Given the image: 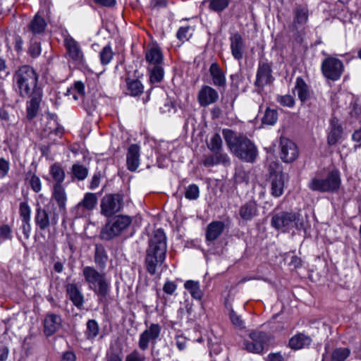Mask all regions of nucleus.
I'll use <instances>...</instances> for the list:
<instances>
[{"label": "nucleus", "instance_id": "34", "mask_svg": "<svg viewBox=\"0 0 361 361\" xmlns=\"http://www.w3.org/2000/svg\"><path fill=\"white\" fill-rule=\"evenodd\" d=\"M257 214V204L255 201L247 202L239 209L240 216L246 221L251 220Z\"/></svg>", "mask_w": 361, "mask_h": 361}, {"label": "nucleus", "instance_id": "42", "mask_svg": "<svg viewBox=\"0 0 361 361\" xmlns=\"http://www.w3.org/2000/svg\"><path fill=\"white\" fill-rule=\"evenodd\" d=\"M308 20V9L306 6H298L294 10L293 23L296 25H304Z\"/></svg>", "mask_w": 361, "mask_h": 361}, {"label": "nucleus", "instance_id": "48", "mask_svg": "<svg viewBox=\"0 0 361 361\" xmlns=\"http://www.w3.org/2000/svg\"><path fill=\"white\" fill-rule=\"evenodd\" d=\"M193 31L194 29L189 25L180 27L176 33L177 38L183 42L188 41L192 37Z\"/></svg>", "mask_w": 361, "mask_h": 361}, {"label": "nucleus", "instance_id": "23", "mask_svg": "<svg viewBox=\"0 0 361 361\" xmlns=\"http://www.w3.org/2000/svg\"><path fill=\"white\" fill-rule=\"evenodd\" d=\"M47 27V23L46 20L38 12L27 24V29L32 35V37H36L37 36L42 35L45 32Z\"/></svg>", "mask_w": 361, "mask_h": 361}, {"label": "nucleus", "instance_id": "50", "mask_svg": "<svg viewBox=\"0 0 361 361\" xmlns=\"http://www.w3.org/2000/svg\"><path fill=\"white\" fill-rule=\"evenodd\" d=\"M278 119V112L276 110L268 108L262 118V122L267 125H274Z\"/></svg>", "mask_w": 361, "mask_h": 361}, {"label": "nucleus", "instance_id": "29", "mask_svg": "<svg viewBox=\"0 0 361 361\" xmlns=\"http://www.w3.org/2000/svg\"><path fill=\"white\" fill-rule=\"evenodd\" d=\"M343 128L336 118H332L330 122V131L327 136L329 145H335L342 137Z\"/></svg>", "mask_w": 361, "mask_h": 361}, {"label": "nucleus", "instance_id": "54", "mask_svg": "<svg viewBox=\"0 0 361 361\" xmlns=\"http://www.w3.org/2000/svg\"><path fill=\"white\" fill-rule=\"evenodd\" d=\"M29 183L34 192H39L41 190L42 183L37 176L32 174L29 179Z\"/></svg>", "mask_w": 361, "mask_h": 361}, {"label": "nucleus", "instance_id": "62", "mask_svg": "<svg viewBox=\"0 0 361 361\" xmlns=\"http://www.w3.org/2000/svg\"><path fill=\"white\" fill-rule=\"evenodd\" d=\"M23 40L19 35H16L14 38V49L18 53L23 51Z\"/></svg>", "mask_w": 361, "mask_h": 361}, {"label": "nucleus", "instance_id": "17", "mask_svg": "<svg viewBox=\"0 0 361 361\" xmlns=\"http://www.w3.org/2000/svg\"><path fill=\"white\" fill-rule=\"evenodd\" d=\"M280 157L286 163L294 161L299 155L297 145L292 140L281 137L280 140Z\"/></svg>", "mask_w": 361, "mask_h": 361}, {"label": "nucleus", "instance_id": "56", "mask_svg": "<svg viewBox=\"0 0 361 361\" xmlns=\"http://www.w3.org/2000/svg\"><path fill=\"white\" fill-rule=\"evenodd\" d=\"M177 289V284L172 281L167 280L163 286V291L167 294L172 295Z\"/></svg>", "mask_w": 361, "mask_h": 361}, {"label": "nucleus", "instance_id": "57", "mask_svg": "<svg viewBox=\"0 0 361 361\" xmlns=\"http://www.w3.org/2000/svg\"><path fill=\"white\" fill-rule=\"evenodd\" d=\"M11 228L7 225L4 224L0 226V238L3 240L11 239Z\"/></svg>", "mask_w": 361, "mask_h": 361}, {"label": "nucleus", "instance_id": "51", "mask_svg": "<svg viewBox=\"0 0 361 361\" xmlns=\"http://www.w3.org/2000/svg\"><path fill=\"white\" fill-rule=\"evenodd\" d=\"M276 101L281 106L288 108H293L295 104L294 97L290 94H279L276 97Z\"/></svg>", "mask_w": 361, "mask_h": 361}, {"label": "nucleus", "instance_id": "39", "mask_svg": "<svg viewBox=\"0 0 361 361\" xmlns=\"http://www.w3.org/2000/svg\"><path fill=\"white\" fill-rule=\"evenodd\" d=\"M165 259L157 257L146 256L145 258V267L147 273L151 276H154L157 273V269L161 267L164 262Z\"/></svg>", "mask_w": 361, "mask_h": 361}, {"label": "nucleus", "instance_id": "16", "mask_svg": "<svg viewBox=\"0 0 361 361\" xmlns=\"http://www.w3.org/2000/svg\"><path fill=\"white\" fill-rule=\"evenodd\" d=\"M63 42L68 59L76 65H84L85 57L79 43L71 37H66Z\"/></svg>", "mask_w": 361, "mask_h": 361}, {"label": "nucleus", "instance_id": "14", "mask_svg": "<svg viewBox=\"0 0 361 361\" xmlns=\"http://www.w3.org/2000/svg\"><path fill=\"white\" fill-rule=\"evenodd\" d=\"M249 337L252 341L244 343L245 348L249 353H261L269 341V336L263 331H252Z\"/></svg>", "mask_w": 361, "mask_h": 361}, {"label": "nucleus", "instance_id": "44", "mask_svg": "<svg viewBox=\"0 0 361 361\" xmlns=\"http://www.w3.org/2000/svg\"><path fill=\"white\" fill-rule=\"evenodd\" d=\"M99 326L96 320L89 319L86 324L85 334L88 340H94L99 334Z\"/></svg>", "mask_w": 361, "mask_h": 361}, {"label": "nucleus", "instance_id": "36", "mask_svg": "<svg viewBox=\"0 0 361 361\" xmlns=\"http://www.w3.org/2000/svg\"><path fill=\"white\" fill-rule=\"evenodd\" d=\"M108 255L104 247L102 245H97L94 255V262L96 264L97 269L104 271L106 267Z\"/></svg>", "mask_w": 361, "mask_h": 361}, {"label": "nucleus", "instance_id": "47", "mask_svg": "<svg viewBox=\"0 0 361 361\" xmlns=\"http://www.w3.org/2000/svg\"><path fill=\"white\" fill-rule=\"evenodd\" d=\"M41 43L36 37H31L30 44L28 48V54L32 58H37L41 54Z\"/></svg>", "mask_w": 361, "mask_h": 361}, {"label": "nucleus", "instance_id": "49", "mask_svg": "<svg viewBox=\"0 0 361 361\" xmlns=\"http://www.w3.org/2000/svg\"><path fill=\"white\" fill-rule=\"evenodd\" d=\"M230 4V0H209V8L215 12H221Z\"/></svg>", "mask_w": 361, "mask_h": 361}, {"label": "nucleus", "instance_id": "27", "mask_svg": "<svg viewBox=\"0 0 361 361\" xmlns=\"http://www.w3.org/2000/svg\"><path fill=\"white\" fill-rule=\"evenodd\" d=\"M312 342V339L310 336L302 333H298L290 338L288 346L294 350H298L308 348Z\"/></svg>", "mask_w": 361, "mask_h": 361}, {"label": "nucleus", "instance_id": "37", "mask_svg": "<svg viewBox=\"0 0 361 361\" xmlns=\"http://www.w3.org/2000/svg\"><path fill=\"white\" fill-rule=\"evenodd\" d=\"M49 174L54 185H62L65 180L66 174L63 168L59 163H54L50 166Z\"/></svg>", "mask_w": 361, "mask_h": 361}, {"label": "nucleus", "instance_id": "43", "mask_svg": "<svg viewBox=\"0 0 361 361\" xmlns=\"http://www.w3.org/2000/svg\"><path fill=\"white\" fill-rule=\"evenodd\" d=\"M99 60L103 66L111 63L114 58V52L113 51L111 44L109 43L104 46L99 51Z\"/></svg>", "mask_w": 361, "mask_h": 361}, {"label": "nucleus", "instance_id": "15", "mask_svg": "<svg viewBox=\"0 0 361 361\" xmlns=\"http://www.w3.org/2000/svg\"><path fill=\"white\" fill-rule=\"evenodd\" d=\"M97 202L98 198L95 193H85L83 199L73 209L75 216L82 218L89 216L95 209Z\"/></svg>", "mask_w": 361, "mask_h": 361}, {"label": "nucleus", "instance_id": "32", "mask_svg": "<svg viewBox=\"0 0 361 361\" xmlns=\"http://www.w3.org/2000/svg\"><path fill=\"white\" fill-rule=\"evenodd\" d=\"M51 197L56 201L60 210H66L67 195L63 185H53Z\"/></svg>", "mask_w": 361, "mask_h": 361}, {"label": "nucleus", "instance_id": "5", "mask_svg": "<svg viewBox=\"0 0 361 361\" xmlns=\"http://www.w3.org/2000/svg\"><path fill=\"white\" fill-rule=\"evenodd\" d=\"M207 145L212 154L204 157L202 161V164L204 166L211 167L218 164L230 165V157L223 152V141L219 133L214 134Z\"/></svg>", "mask_w": 361, "mask_h": 361}, {"label": "nucleus", "instance_id": "46", "mask_svg": "<svg viewBox=\"0 0 361 361\" xmlns=\"http://www.w3.org/2000/svg\"><path fill=\"white\" fill-rule=\"evenodd\" d=\"M121 354V348H116L114 345H111L106 352L105 361H123Z\"/></svg>", "mask_w": 361, "mask_h": 361}, {"label": "nucleus", "instance_id": "41", "mask_svg": "<svg viewBox=\"0 0 361 361\" xmlns=\"http://www.w3.org/2000/svg\"><path fill=\"white\" fill-rule=\"evenodd\" d=\"M151 84L159 83L162 81L164 75L163 65L147 66Z\"/></svg>", "mask_w": 361, "mask_h": 361}, {"label": "nucleus", "instance_id": "13", "mask_svg": "<svg viewBox=\"0 0 361 361\" xmlns=\"http://www.w3.org/2000/svg\"><path fill=\"white\" fill-rule=\"evenodd\" d=\"M161 326L159 324H151L139 336L138 347L145 351L149 348V343L155 345L159 339Z\"/></svg>", "mask_w": 361, "mask_h": 361}, {"label": "nucleus", "instance_id": "2", "mask_svg": "<svg viewBox=\"0 0 361 361\" xmlns=\"http://www.w3.org/2000/svg\"><path fill=\"white\" fill-rule=\"evenodd\" d=\"M82 276L87 289L94 293L98 302L106 301L111 292V282L106 272L93 266H85L82 268Z\"/></svg>", "mask_w": 361, "mask_h": 361}, {"label": "nucleus", "instance_id": "52", "mask_svg": "<svg viewBox=\"0 0 361 361\" xmlns=\"http://www.w3.org/2000/svg\"><path fill=\"white\" fill-rule=\"evenodd\" d=\"M200 196V189L196 184L189 185L185 192V197L190 200H195Z\"/></svg>", "mask_w": 361, "mask_h": 361}, {"label": "nucleus", "instance_id": "64", "mask_svg": "<svg viewBox=\"0 0 361 361\" xmlns=\"http://www.w3.org/2000/svg\"><path fill=\"white\" fill-rule=\"evenodd\" d=\"M75 354L72 351H66L63 353L61 361H75Z\"/></svg>", "mask_w": 361, "mask_h": 361}, {"label": "nucleus", "instance_id": "53", "mask_svg": "<svg viewBox=\"0 0 361 361\" xmlns=\"http://www.w3.org/2000/svg\"><path fill=\"white\" fill-rule=\"evenodd\" d=\"M19 214L21 220H30L31 208L27 202H22L19 205Z\"/></svg>", "mask_w": 361, "mask_h": 361}, {"label": "nucleus", "instance_id": "61", "mask_svg": "<svg viewBox=\"0 0 361 361\" xmlns=\"http://www.w3.org/2000/svg\"><path fill=\"white\" fill-rule=\"evenodd\" d=\"M9 171V162L4 158H0V173L5 176Z\"/></svg>", "mask_w": 361, "mask_h": 361}, {"label": "nucleus", "instance_id": "59", "mask_svg": "<svg viewBox=\"0 0 361 361\" xmlns=\"http://www.w3.org/2000/svg\"><path fill=\"white\" fill-rule=\"evenodd\" d=\"M229 317L233 325L243 328V321L241 319L240 317L238 316L233 310H231L229 313Z\"/></svg>", "mask_w": 361, "mask_h": 361}, {"label": "nucleus", "instance_id": "19", "mask_svg": "<svg viewBox=\"0 0 361 361\" xmlns=\"http://www.w3.org/2000/svg\"><path fill=\"white\" fill-rule=\"evenodd\" d=\"M218 92L211 86L204 85L199 90L197 99L201 106L206 107L219 100Z\"/></svg>", "mask_w": 361, "mask_h": 361}, {"label": "nucleus", "instance_id": "45", "mask_svg": "<svg viewBox=\"0 0 361 361\" xmlns=\"http://www.w3.org/2000/svg\"><path fill=\"white\" fill-rule=\"evenodd\" d=\"M348 348H337L331 353V361H345L350 355Z\"/></svg>", "mask_w": 361, "mask_h": 361}, {"label": "nucleus", "instance_id": "10", "mask_svg": "<svg viewBox=\"0 0 361 361\" xmlns=\"http://www.w3.org/2000/svg\"><path fill=\"white\" fill-rule=\"evenodd\" d=\"M345 70L342 61L339 59L329 56L323 60L321 71L325 78L331 81L340 80Z\"/></svg>", "mask_w": 361, "mask_h": 361}, {"label": "nucleus", "instance_id": "4", "mask_svg": "<svg viewBox=\"0 0 361 361\" xmlns=\"http://www.w3.org/2000/svg\"><path fill=\"white\" fill-rule=\"evenodd\" d=\"M341 180L338 170L329 171L326 176L317 173L308 183L312 191L320 192H336L341 186Z\"/></svg>", "mask_w": 361, "mask_h": 361}, {"label": "nucleus", "instance_id": "22", "mask_svg": "<svg viewBox=\"0 0 361 361\" xmlns=\"http://www.w3.org/2000/svg\"><path fill=\"white\" fill-rule=\"evenodd\" d=\"M62 319L59 314L49 313L44 319V333L49 337L54 334L61 326Z\"/></svg>", "mask_w": 361, "mask_h": 361}, {"label": "nucleus", "instance_id": "7", "mask_svg": "<svg viewBox=\"0 0 361 361\" xmlns=\"http://www.w3.org/2000/svg\"><path fill=\"white\" fill-rule=\"evenodd\" d=\"M300 217L299 213L281 212L272 216L271 224L274 228L283 232L289 231L293 228L300 230L304 228V225L300 221Z\"/></svg>", "mask_w": 361, "mask_h": 361}, {"label": "nucleus", "instance_id": "18", "mask_svg": "<svg viewBox=\"0 0 361 361\" xmlns=\"http://www.w3.org/2000/svg\"><path fill=\"white\" fill-rule=\"evenodd\" d=\"M271 73V64L269 63H259L255 82V86L262 90L265 85H270L274 79Z\"/></svg>", "mask_w": 361, "mask_h": 361}, {"label": "nucleus", "instance_id": "21", "mask_svg": "<svg viewBox=\"0 0 361 361\" xmlns=\"http://www.w3.org/2000/svg\"><path fill=\"white\" fill-rule=\"evenodd\" d=\"M140 164V147L131 144L127 149L126 166L130 171H135Z\"/></svg>", "mask_w": 361, "mask_h": 361}, {"label": "nucleus", "instance_id": "12", "mask_svg": "<svg viewBox=\"0 0 361 361\" xmlns=\"http://www.w3.org/2000/svg\"><path fill=\"white\" fill-rule=\"evenodd\" d=\"M269 180L271 183V194L276 197H280L283 192L284 175L281 167L276 162H271L269 166Z\"/></svg>", "mask_w": 361, "mask_h": 361}, {"label": "nucleus", "instance_id": "38", "mask_svg": "<svg viewBox=\"0 0 361 361\" xmlns=\"http://www.w3.org/2000/svg\"><path fill=\"white\" fill-rule=\"evenodd\" d=\"M184 288L190 293L193 299L201 300L203 298L204 292L200 288L199 281L188 280L184 283Z\"/></svg>", "mask_w": 361, "mask_h": 361}, {"label": "nucleus", "instance_id": "8", "mask_svg": "<svg viewBox=\"0 0 361 361\" xmlns=\"http://www.w3.org/2000/svg\"><path fill=\"white\" fill-rule=\"evenodd\" d=\"M123 204V194H106L100 202V213L106 217H111L122 210Z\"/></svg>", "mask_w": 361, "mask_h": 361}, {"label": "nucleus", "instance_id": "33", "mask_svg": "<svg viewBox=\"0 0 361 361\" xmlns=\"http://www.w3.org/2000/svg\"><path fill=\"white\" fill-rule=\"evenodd\" d=\"M225 225L222 221H216L211 222L207 228L206 240L208 241H214L224 231Z\"/></svg>", "mask_w": 361, "mask_h": 361}, {"label": "nucleus", "instance_id": "9", "mask_svg": "<svg viewBox=\"0 0 361 361\" xmlns=\"http://www.w3.org/2000/svg\"><path fill=\"white\" fill-rule=\"evenodd\" d=\"M167 251L166 238L161 229L154 231L149 240L146 256L157 257L166 259Z\"/></svg>", "mask_w": 361, "mask_h": 361}, {"label": "nucleus", "instance_id": "30", "mask_svg": "<svg viewBox=\"0 0 361 361\" xmlns=\"http://www.w3.org/2000/svg\"><path fill=\"white\" fill-rule=\"evenodd\" d=\"M63 130V128L55 119L47 118L46 124L43 127V136L49 137L54 135L58 137H61Z\"/></svg>", "mask_w": 361, "mask_h": 361}, {"label": "nucleus", "instance_id": "63", "mask_svg": "<svg viewBox=\"0 0 361 361\" xmlns=\"http://www.w3.org/2000/svg\"><path fill=\"white\" fill-rule=\"evenodd\" d=\"M8 348L0 343V361H6L8 358Z\"/></svg>", "mask_w": 361, "mask_h": 361}, {"label": "nucleus", "instance_id": "11", "mask_svg": "<svg viewBox=\"0 0 361 361\" xmlns=\"http://www.w3.org/2000/svg\"><path fill=\"white\" fill-rule=\"evenodd\" d=\"M59 215L55 211H48L41 206H37L35 210V222L40 231H46L50 226L58 224Z\"/></svg>", "mask_w": 361, "mask_h": 361}, {"label": "nucleus", "instance_id": "1", "mask_svg": "<svg viewBox=\"0 0 361 361\" xmlns=\"http://www.w3.org/2000/svg\"><path fill=\"white\" fill-rule=\"evenodd\" d=\"M222 134L228 148L235 157L247 163L256 161L259 152L252 140L231 129H224Z\"/></svg>", "mask_w": 361, "mask_h": 361}, {"label": "nucleus", "instance_id": "25", "mask_svg": "<svg viewBox=\"0 0 361 361\" xmlns=\"http://www.w3.org/2000/svg\"><path fill=\"white\" fill-rule=\"evenodd\" d=\"M145 59L147 66L163 65L164 56L157 44H149L145 50Z\"/></svg>", "mask_w": 361, "mask_h": 361}, {"label": "nucleus", "instance_id": "60", "mask_svg": "<svg viewBox=\"0 0 361 361\" xmlns=\"http://www.w3.org/2000/svg\"><path fill=\"white\" fill-rule=\"evenodd\" d=\"M21 229L25 238L28 239L31 232L30 220H23Z\"/></svg>", "mask_w": 361, "mask_h": 361}, {"label": "nucleus", "instance_id": "31", "mask_svg": "<svg viewBox=\"0 0 361 361\" xmlns=\"http://www.w3.org/2000/svg\"><path fill=\"white\" fill-rule=\"evenodd\" d=\"M209 73L212 79V83L216 87L226 86L225 75L217 63H212L209 67Z\"/></svg>", "mask_w": 361, "mask_h": 361}, {"label": "nucleus", "instance_id": "28", "mask_svg": "<svg viewBox=\"0 0 361 361\" xmlns=\"http://www.w3.org/2000/svg\"><path fill=\"white\" fill-rule=\"evenodd\" d=\"M294 90L297 92L298 99L302 103L309 100L312 94V90L301 77L296 78Z\"/></svg>", "mask_w": 361, "mask_h": 361}, {"label": "nucleus", "instance_id": "20", "mask_svg": "<svg viewBox=\"0 0 361 361\" xmlns=\"http://www.w3.org/2000/svg\"><path fill=\"white\" fill-rule=\"evenodd\" d=\"M231 54L235 60L240 61L243 58L246 49L245 42L243 37L235 32L229 37Z\"/></svg>", "mask_w": 361, "mask_h": 361}, {"label": "nucleus", "instance_id": "26", "mask_svg": "<svg viewBox=\"0 0 361 361\" xmlns=\"http://www.w3.org/2000/svg\"><path fill=\"white\" fill-rule=\"evenodd\" d=\"M30 100L27 103V116L29 119L35 118L38 112L42 97V90H37L28 95Z\"/></svg>", "mask_w": 361, "mask_h": 361}, {"label": "nucleus", "instance_id": "24", "mask_svg": "<svg viewBox=\"0 0 361 361\" xmlns=\"http://www.w3.org/2000/svg\"><path fill=\"white\" fill-rule=\"evenodd\" d=\"M66 292L69 300L79 310L83 308L85 297L76 283H69L66 286Z\"/></svg>", "mask_w": 361, "mask_h": 361}, {"label": "nucleus", "instance_id": "6", "mask_svg": "<svg viewBox=\"0 0 361 361\" xmlns=\"http://www.w3.org/2000/svg\"><path fill=\"white\" fill-rule=\"evenodd\" d=\"M133 219L128 215H117L108 221L100 232V238L104 240H110L128 228Z\"/></svg>", "mask_w": 361, "mask_h": 361}, {"label": "nucleus", "instance_id": "58", "mask_svg": "<svg viewBox=\"0 0 361 361\" xmlns=\"http://www.w3.org/2000/svg\"><path fill=\"white\" fill-rule=\"evenodd\" d=\"M102 178V173L100 171H96L92 177L90 183L89 188L94 190L99 187Z\"/></svg>", "mask_w": 361, "mask_h": 361}, {"label": "nucleus", "instance_id": "55", "mask_svg": "<svg viewBox=\"0 0 361 361\" xmlns=\"http://www.w3.org/2000/svg\"><path fill=\"white\" fill-rule=\"evenodd\" d=\"M145 360L146 357L143 353L134 350L126 356L125 361H145Z\"/></svg>", "mask_w": 361, "mask_h": 361}, {"label": "nucleus", "instance_id": "40", "mask_svg": "<svg viewBox=\"0 0 361 361\" xmlns=\"http://www.w3.org/2000/svg\"><path fill=\"white\" fill-rule=\"evenodd\" d=\"M88 173V169L79 163L73 164L71 169L72 180L82 181L87 177Z\"/></svg>", "mask_w": 361, "mask_h": 361}, {"label": "nucleus", "instance_id": "35", "mask_svg": "<svg viewBox=\"0 0 361 361\" xmlns=\"http://www.w3.org/2000/svg\"><path fill=\"white\" fill-rule=\"evenodd\" d=\"M126 94L137 97L143 93L144 85L138 79L126 78Z\"/></svg>", "mask_w": 361, "mask_h": 361}, {"label": "nucleus", "instance_id": "3", "mask_svg": "<svg viewBox=\"0 0 361 361\" xmlns=\"http://www.w3.org/2000/svg\"><path fill=\"white\" fill-rule=\"evenodd\" d=\"M38 75L30 66L20 67L13 75V87L18 94L25 97L37 90H42L37 86Z\"/></svg>", "mask_w": 361, "mask_h": 361}]
</instances>
